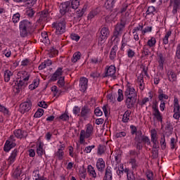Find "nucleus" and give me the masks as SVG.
<instances>
[{
    "label": "nucleus",
    "mask_w": 180,
    "mask_h": 180,
    "mask_svg": "<svg viewBox=\"0 0 180 180\" xmlns=\"http://www.w3.org/2000/svg\"><path fill=\"white\" fill-rule=\"evenodd\" d=\"M137 101V97H127L125 104L128 109L134 108V105Z\"/></svg>",
    "instance_id": "obj_11"
},
{
    "label": "nucleus",
    "mask_w": 180,
    "mask_h": 180,
    "mask_svg": "<svg viewBox=\"0 0 180 180\" xmlns=\"http://www.w3.org/2000/svg\"><path fill=\"white\" fill-rule=\"evenodd\" d=\"M172 34V31H168L165 36L163 38V44H168V39H169V37Z\"/></svg>",
    "instance_id": "obj_40"
},
{
    "label": "nucleus",
    "mask_w": 180,
    "mask_h": 180,
    "mask_svg": "<svg viewBox=\"0 0 180 180\" xmlns=\"http://www.w3.org/2000/svg\"><path fill=\"white\" fill-rule=\"evenodd\" d=\"M129 164H131L132 169H137L139 165L137 164V160H136L135 158H131L129 160Z\"/></svg>",
    "instance_id": "obj_35"
},
{
    "label": "nucleus",
    "mask_w": 180,
    "mask_h": 180,
    "mask_svg": "<svg viewBox=\"0 0 180 180\" xmlns=\"http://www.w3.org/2000/svg\"><path fill=\"white\" fill-rule=\"evenodd\" d=\"M14 135L17 139H23L25 137V131L21 129H17L14 131Z\"/></svg>",
    "instance_id": "obj_30"
},
{
    "label": "nucleus",
    "mask_w": 180,
    "mask_h": 180,
    "mask_svg": "<svg viewBox=\"0 0 180 180\" xmlns=\"http://www.w3.org/2000/svg\"><path fill=\"white\" fill-rule=\"evenodd\" d=\"M117 50V46L116 45H115L114 46H112V48L111 49L110 53V60H115V58H116V51Z\"/></svg>",
    "instance_id": "obj_26"
},
{
    "label": "nucleus",
    "mask_w": 180,
    "mask_h": 180,
    "mask_svg": "<svg viewBox=\"0 0 180 180\" xmlns=\"http://www.w3.org/2000/svg\"><path fill=\"white\" fill-rule=\"evenodd\" d=\"M19 20H20V14H19V13H17L13 16V23H18Z\"/></svg>",
    "instance_id": "obj_45"
},
{
    "label": "nucleus",
    "mask_w": 180,
    "mask_h": 180,
    "mask_svg": "<svg viewBox=\"0 0 180 180\" xmlns=\"http://www.w3.org/2000/svg\"><path fill=\"white\" fill-rule=\"evenodd\" d=\"M16 146V143L11 141H6V143L4 147V151L6 153H8V151H11V148H13V147Z\"/></svg>",
    "instance_id": "obj_18"
},
{
    "label": "nucleus",
    "mask_w": 180,
    "mask_h": 180,
    "mask_svg": "<svg viewBox=\"0 0 180 180\" xmlns=\"http://www.w3.org/2000/svg\"><path fill=\"white\" fill-rule=\"evenodd\" d=\"M118 13H119L117 12V8L112 10L111 11V13H110V15H108L105 17L106 22H112V21L115 20V19L116 16H117Z\"/></svg>",
    "instance_id": "obj_17"
},
{
    "label": "nucleus",
    "mask_w": 180,
    "mask_h": 180,
    "mask_svg": "<svg viewBox=\"0 0 180 180\" xmlns=\"http://www.w3.org/2000/svg\"><path fill=\"white\" fill-rule=\"evenodd\" d=\"M134 141L136 150H143V144H147V146L151 144L148 136L143 135L141 130H139L136 132Z\"/></svg>",
    "instance_id": "obj_1"
},
{
    "label": "nucleus",
    "mask_w": 180,
    "mask_h": 180,
    "mask_svg": "<svg viewBox=\"0 0 180 180\" xmlns=\"http://www.w3.org/2000/svg\"><path fill=\"white\" fill-rule=\"evenodd\" d=\"M70 9H71V2L70 1H66L64 3H62L60 4V13L64 16L65 13L68 12H70Z\"/></svg>",
    "instance_id": "obj_7"
},
{
    "label": "nucleus",
    "mask_w": 180,
    "mask_h": 180,
    "mask_svg": "<svg viewBox=\"0 0 180 180\" xmlns=\"http://www.w3.org/2000/svg\"><path fill=\"white\" fill-rule=\"evenodd\" d=\"M109 34H110V32L109 31V28L104 27L100 30V35L98 39V46H102L108 38L109 37Z\"/></svg>",
    "instance_id": "obj_4"
},
{
    "label": "nucleus",
    "mask_w": 180,
    "mask_h": 180,
    "mask_svg": "<svg viewBox=\"0 0 180 180\" xmlns=\"http://www.w3.org/2000/svg\"><path fill=\"white\" fill-rule=\"evenodd\" d=\"M58 85L59 88H63L65 85L64 77H60L58 81Z\"/></svg>",
    "instance_id": "obj_44"
},
{
    "label": "nucleus",
    "mask_w": 180,
    "mask_h": 180,
    "mask_svg": "<svg viewBox=\"0 0 180 180\" xmlns=\"http://www.w3.org/2000/svg\"><path fill=\"white\" fill-rule=\"evenodd\" d=\"M79 86L82 92H85L88 89V79L86 77H82L80 79Z\"/></svg>",
    "instance_id": "obj_16"
},
{
    "label": "nucleus",
    "mask_w": 180,
    "mask_h": 180,
    "mask_svg": "<svg viewBox=\"0 0 180 180\" xmlns=\"http://www.w3.org/2000/svg\"><path fill=\"white\" fill-rule=\"evenodd\" d=\"M176 57L178 58V60H180V44L177 46Z\"/></svg>",
    "instance_id": "obj_64"
},
{
    "label": "nucleus",
    "mask_w": 180,
    "mask_h": 180,
    "mask_svg": "<svg viewBox=\"0 0 180 180\" xmlns=\"http://www.w3.org/2000/svg\"><path fill=\"white\" fill-rule=\"evenodd\" d=\"M115 137L117 139H120L122 137H126V132H124V131L117 132L115 134Z\"/></svg>",
    "instance_id": "obj_55"
},
{
    "label": "nucleus",
    "mask_w": 180,
    "mask_h": 180,
    "mask_svg": "<svg viewBox=\"0 0 180 180\" xmlns=\"http://www.w3.org/2000/svg\"><path fill=\"white\" fill-rule=\"evenodd\" d=\"M170 5L173 6V15H176L180 9V0H170Z\"/></svg>",
    "instance_id": "obj_10"
},
{
    "label": "nucleus",
    "mask_w": 180,
    "mask_h": 180,
    "mask_svg": "<svg viewBox=\"0 0 180 180\" xmlns=\"http://www.w3.org/2000/svg\"><path fill=\"white\" fill-rule=\"evenodd\" d=\"M78 6H79V0H72L71 2L72 9H78Z\"/></svg>",
    "instance_id": "obj_38"
},
{
    "label": "nucleus",
    "mask_w": 180,
    "mask_h": 180,
    "mask_svg": "<svg viewBox=\"0 0 180 180\" xmlns=\"http://www.w3.org/2000/svg\"><path fill=\"white\" fill-rule=\"evenodd\" d=\"M64 149L63 148H59L58 151L56 153V157H58V160L61 161L64 158Z\"/></svg>",
    "instance_id": "obj_31"
},
{
    "label": "nucleus",
    "mask_w": 180,
    "mask_h": 180,
    "mask_svg": "<svg viewBox=\"0 0 180 180\" xmlns=\"http://www.w3.org/2000/svg\"><path fill=\"white\" fill-rule=\"evenodd\" d=\"M65 18L52 24V27L56 30L55 33L57 36H60V34L65 33Z\"/></svg>",
    "instance_id": "obj_3"
},
{
    "label": "nucleus",
    "mask_w": 180,
    "mask_h": 180,
    "mask_svg": "<svg viewBox=\"0 0 180 180\" xmlns=\"http://www.w3.org/2000/svg\"><path fill=\"white\" fill-rule=\"evenodd\" d=\"M158 57L159 58V67L160 69L164 70V63L165 62V58H164V56L162 53H158Z\"/></svg>",
    "instance_id": "obj_23"
},
{
    "label": "nucleus",
    "mask_w": 180,
    "mask_h": 180,
    "mask_svg": "<svg viewBox=\"0 0 180 180\" xmlns=\"http://www.w3.org/2000/svg\"><path fill=\"white\" fill-rule=\"evenodd\" d=\"M87 171L93 178H96V172H95V169H94V167H92V165L88 166Z\"/></svg>",
    "instance_id": "obj_32"
},
{
    "label": "nucleus",
    "mask_w": 180,
    "mask_h": 180,
    "mask_svg": "<svg viewBox=\"0 0 180 180\" xmlns=\"http://www.w3.org/2000/svg\"><path fill=\"white\" fill-rule=\"evenodd\" d=\"M116 4V0H106L104 4L105 9L108 11H112Z\"/></svg>",
    "instance_id": "obj_20"
},
{
    "label": "nucleus",
    "mask_w": 180,
    "mask_h": 180,
    "mask_svg": "<svg viewBox=\"0 0 180 180\" xmlns=\"http://www.w3.org/2000/svg\"><path fill=\"white\" fill-rule=\"evenodd\" d=\"M113 179V174L112 173V167L108 166L105 170V175L103 180H112Z\"/></svg>",
    "instance_id": "obj_14"
},
{
    "label": "nucleus",
    "mask_w": 180,
    "mask_h": 180,
    "mask_svg": "<svg viewBox=\"0 0 180 180\" xmlns=\"http://www.w3.org/2000/svg\"><path fill=\"white\" fill-rule=\"evenodd\" d=\"M174 112L180 113V107L179 104H174Z\"/></svg>",
    "instance_id": "obj_63"
},
{
    "label": "nucleus",
    "mask_w": 180,
    "mask_h": 180,
    "mask_svg": "<svg viewBox=\"0 0 180 180\" xmlns=\"http://www.w3.org/2000/svg\"><path fill=\"white\" fill-rule=\"evenodd\" d=\"M77 13V19H79L84 16V13H85V8H82V10H78L76 11Z\"/></svg>",
    "instance_id": "obj_43"
},
{
    "label": "nucleus",
    "mask_w": 180,
    "mask_h": 180,
    "mask_svg": "<svg viewBox=\"0 0 180 180\" xmlns=\"http://www.w3.org/2000/svg\"><path fill=\"white\" fill-rule=\"evenodd\" d=\"M153 30V27H147L144 30H142V34H146V33H148V32H151Z\"/></svg>",
    "instance_id": "obj_61"
},
{
    "label": "nucleus",
    "mask_w": 180,
    "mask_h": 180,
    "mask_svg": "<svg viewBox=\"0 0 180 180\" xmlns=\"http://www.w3.org/2000/svg\"><path fill=\"white\" fill-rule=\"evenodd\" d=\"M158 157V149H153L152 150V158L153 160H156Z\"/></svg>",
    "instance_id": "obj_53"
},
{
    "label": "nucleus",
    "mask_w": 180,
    "mask_h": 180,
    "mask_svg": "<svg viewBox=\"0 0 180 180\" xmlns=\"http://www.w3.org/2000/svg\"><path fill=\"white\" fill-rule=\"evenodd\" d=\"M131 115V111H129V110L125 111V112L124 113L123 117H122V122L124 123H127L130 119L129 117H130Z\"/></svg>",
    "instance_id": "obj_29"
},
{
    "label": "nucleus",
    "mask_w": 180,
    "mask_h": 180,
    "mask_svg": "<svg viewBox=\"0 0 180 180\" xmlns=\"http://www.w3.org/2000/svg\"><path fill=\"white\" fill-rule=\"evenodd\" d=\"M115 74H116V67L110 65L107 68L105 77H114Z\"/></svg>",
    "instance_id": "obj_19"
},
{
    "label": "nucleus",
    "mask_w": 180,
    "mask_h": 180,
    "mask_svg": "<svg viewBox=\"0 0 180 180\" xmlns=\"http://www.w3.org/2000/svg\"><path fill=\"white\" fill-rule=\"evenodd\" d=\"M19 30L21 37H27V35L34 31L33 24L27 20H23L20 22Z\"/></svg>",
    "instance_id": "obj_2"
},
{
    "label": "nucleus",
    "mask_w": 180,
    "mask_h": 180,
    "mask_svg": "<svg viewBox=\"0 0 180 180\" xmlns=\"http://www.w3.org/2000/svg\"><path fill=\"white\" fill-rule=\"evenodd\" d=\"M136 53L134 51H132L131 49H129L127 51V56L129 58H133V57L135 56Z\"/></svg>",
    "instance_id": "obj_57"
},
{
    "label": "nucleus",
    "mask_w": 180,
    "mask_h": 180,
    "mask_svg": "<svg viewBox=\"0 0 180 180\" xmlns=\"http://www.w3.org/2000/svg\"><path fill=\"white\" fill-rule=\"evenodd\" d=\"M94 114L96 115V116H102L103 115V112L99 109V108H96L94 110Z\"/></svg>",
    "instance_id": "obj_56"
},
{
    "label": "nucleus",
    "mask_w": 180,
    "mask_h": 180,
    "mask_svg": "<svg viewBox=\"0 0 180 180\" xmlns=\"http://www.w3.org/2000/svg\"><path fill=\"white\" fill-rule=\"evenodd\" d=\"M59 119H60V120L67 121L68 120V119H70V117L68 116V115L64 113L59 117Z\"/></svg>",
    "instance_id": "obj_59"
},
{
    "label": "nucleus",
    "mask_w": 180,
    "mask_h": 180,
    "mask_svg": "<svg viewBox=\"0 0 180 180\" xmlns=\"http://www.w3.org/2000/svg\"><path fill=\"white\" fill-rule=\"evenodd\" d=\"M42 43H44V44H50V39H49V35L47 34V32H42L41 33V39Z\"/></svg>",
    "instance_id": "obj_27"
},
{
    "label": "nucleus",
    "mask_w": 180,
    "mask_h": 180,
    "mask_svg": "<svg viewBox=\"0 0 180 180\" xmlns=\"http://www.w3.org/2000/svg\"><path fill=\"white\" fill-rule=\"evenodd\" d=\"M27 77H23L22 80L17 81V85L14 86V92L15 94H20L22 91H23V86H25V82L26 81H29V78L30 77V75L27 74V72H25Z\"/></svg>",
    "instance_id": "obj_5"
},
{
    "label": "nucleus",
    "mask_w": 180,
    "mask_h": 180,
    "mask_svg": "<svg viewBox=\"0 0 180 180\" xmlns=\"http://www.w3.org/2000/svg\"><path fill=\"white\" fill-rule=\"evenodd\" d=\"M70 37L72 40H75V41H78V40H79V37L77 34H72Z\"/></svg>",
    "instance_id": "obj_62"
},
{
    "label": "nucleus",
    "mask_w": 180,
    "mask_h": 180,
    "mask_svg": "<svg viewBox=\"0 0 180 180\" xmlns=\"http://www.w3.org/2000/svg\"><path fill=\"white\" fill-rule=\"evenodd\" d=\"M159 101H160V102H162V101H164V99H168V96L166 94H162V91L159 92Z\"/></svg>",
    "instance_id": "obj_47"
},
{
    "label": "nucleus",
    "mask_w": 180,
    "mask_h": 180,
    "mask_svg": "<svg viewBox=\"0 0 180 180\" xmlns=\"http://www.w3.org/2000/svg\"><path fill=\"white\" fill-rule=\"evenodd\" d=\"M104 153H105V146L102 145H99L98 148V154H99L100 155H102V154H103Z\"/></svg>",
    "instance_id": "obj_54"
},
{
    "label": "nucleus",
    "mask_w": 180,
    "mask_h": 180,
    "mask_svg": "<svg viewBox=\"0 0 180 180\" xmlns=\"http://www.w3.org/2000/svg\"><path fill=\"white\" fill-rule=\"evenodd\" d=\"M79 173L80 178H82V179H85V178H86V169H85V167H82V169H80Z\"/></svg>",
    "instance_id": "obj_36"
},
{
    "label": "nucleus",
    "mask_w": 180,
    "mask_h": 180,
    "mask_svg": "<svg viewBox=\"0 0 180 180\" xmlns=\"http://www.w3.org/2000/svg\"><path fill=\"white\" fill-rule=\"evenodd\" d=\"M154 12H155V7L154 6H149L146 11V15H154Z\"/></svg>",
    "instance_id": "obj_46"
},
{
    "label": "nucleus",
    "mask_w": 180,
    "mask_h": 180,
    "mask_svg": "<svg viewBox=\"0 0 180 180\" xmlns=\"http://www.w3.org/2000/svg\"><path fill=\"white\" fill-rule=\"evenodd\" d=\"M124 96H123V90L122 89H118V98H117V101L118 102H122L124 99Z\"/></svg>",
    "instance_id": "obj_49"
},
{
    "label": "nucleus",
    "mask_w": 180,
    "mask_h": 180,
    "mask_svg": "<svg viewBox=\"0 0 180 180\" xmlns=\"http://www.w3.org/2000/svg\"><path fill=\"white\" fill-rule=\"evenodd\" d=\"M38 106H39V108H43L44 109H47V108H49V105H47V103H46V101H44L39 102Z\"/></svg>",
    "instance_id": "obj_52"
},
{
    "label": "nucleus",
    "mask_w": 180,
    "mask_h": 180,
    "mask_svg": "<svg viewBox=\"0 0 180 180\" xmlns=\"http://www.w3.org/2000/svg\"><path fill=\"white\" fill-rule=\"evenodd\" d=\"M47 16H49V12L47 11H42L41 15H40V17H39V21L40 22H44L45 20H46V18Z\"/></svg>",
    "instance_id": "obj_34"
},
{
    "label": "nucleus",
    "mask_w": 180,
    "mask_h": 180,
    "mask_svg": "<svg viewBox=\"0 0 180 180\" xmlns=\"http://www.w3.org/2000/svg\"><path fill=\"white\" fill-rule=\"evenodd\" d=\"M160 146L162 150H165L167 147V143L165 142V136L162 135L160 139Z\"/></svg>",
    "instance_id": "obj_37"
},
{
    "label": "nucleus",
    "mask_w": 180,
    "mask_h": 180,
    "mask_svg": "<svg viewBox=\"0 0 180 180\" xmlns=\"http://www.w3.org/2000/svg\"><path fill=\"white\" fill-rule=\"evenodd\" d=\"M43 115H44V110L39 108L34 115V117H41Z\"/></svg>",
    "instance_id": "obj_39"
},
{
    "label": "nucleus",
    "mask_w": 180,
    "mask_h": 180,
    "mask_svg": "<svg viewBox=\"0 0 180 180\" xmlns=\"http://www.w3.org/2000/svg\"><path fill=\"white\" fill-rule=\"evenodd\" d=\"M81 58V52L78 51L73 54L72 63H77Z\"/></svg>",
    "instance_id": "obj_33"
},
{
    "label": "nucleus",
    "mask_w": 180,
    "mask_h": 180,
    "mask_svg": "<svg viewBox=\"0 0 180 180\" xmlns=\"http://www.w3.org/2000/svg\"><path fill=\"white\" fill-rule=\"evenodd\" d=\"M32 109V101H27L20 105V112L22 114L27 113Z\"/></svg>",
    "instance_id": "obj_6"
},
{
    "label": "nucleus",
    "mask_w": 180,
    "mask_h": 180,
    "mask_svg": "<svg viewBox=\"0 0 180 180\" xmlns=\"http://www.w3.org/2000/svg\"><path fill=\"white\" fill-rule=\"evenodd\" d=\"M25 15L29 16V18H33V15H34V11H33V8H28L25 12Z\"/></svg>",
    "instance_id": "obj_50"
},
{
    "label": "nucleus",
    "mask_w": 180,
    "mask_h": 180,
    "mask_svg": "<svg viewBox=\"0 0 180 180\" xmlns=\"http://www.w3.org/2000/svg\"><path fill=\"white\" fill-rule=\"evenodd\" d=\"M167 77L169 80L172 82L176 79V74L172 70H169L167 72Z\"/></svg>",
    "instance_id": "obj_28"
},
{
    "label": "nucleus",
    "mask_w": 180,
    "mask_h": 180,
    "mask_svg": "<svg viewBox=\"0 0 180 180\" xmlns=\"http://www.w3.org/2000/svg\"><path fill=\"white\" fill-rule=\"evenodd\" d=\"M155 43H157V41H155V38L152 37L148 41V46H149V47H153V46H155Z\"/></svg>",
    "instance_id": "obj_51"
},
{
    "label": "nucleus",
    "mask_w": 180,
    "mask_h": 180,
    "mask_svg": "<svg viewBox=\"0 0 180 180\" xmlns=\"http://www.w3.org/2000/svg\"><path fill=\"white\" fill-rule=\"evenodd\" d=\"M92 113V111L88 106H84L81 110L80 115L79 114L78 116H80V117H83V119L86 120L89 117V115Z\"/></svg>",
    "instance_id": "obj_9"
},
{
    "label": "nucleus",
    "mask_w": 180,
    "mask_h": 180,
    "mask_svg": "<svg viewBox=\"0 0 180 180\" xmlns=\"http://www.w3.org/2000/svg\"><path fill=\"white\" fill-rule=\"evenodd\" d=\"M96 168L99 172H103L105 168H106V165L105 164V160L103 158H98L96 162Z\"/></svg>",
    "instance_id": "obj_13"
},
{
    "label": "nucleus",
    "mask_w": 180,
    "mask_h": 180,
    "mask_svg": "<svg viewBox=\"0 0 180 180\" xmlns=\"http://www.w3.org/2000/svg\"><path fill=\"white\" fill-rule=\"evenodd\" d=\"M13 75V73L12 72H11V70H6L4 72V81L6 82H9V81L11 80V77H12Z\"/></svg>",
    "instance_id": "obj_25"
},
{
    "label": "nucleus",
    "mask_w": 180,
    "mask_h": 180,
    "mask_svg": "<svg viewBox=\"0 0 180 180\" xmlns=\"http://www.w3.org/2000/svg\"><path fill=\"white\" fill-rule=\"evenodd\" d=\"M22 174V170L16 169L14 172L13 173V178L18 179L19 176H20Z\"/></svg>",
    "instance_id": "obj_48"
},
{
    "label": "nucleus",
    "mask_w": 180,
    "mask_h": 180,
    "mask_svg": "<svg viewBox=\"0 0 180 180\" xmlns=\"http://www.w3.org/2000/svg\"><path fill=\"white\" fill-rule=\"evenodd\" d=\"M100 76H101V74H99L98 72H94L90 74V77L94 79H95V78H99Z\"/></svg>",
    "instance_id": "obj_60"
},
{
    "label": "nucleus",
    "mask_w": 180,
    "mask_h": 180,
    "mask_svg": "<svg viewBox=\"0 0 180 180\" xmlns=\"http://www.w3.org/2000/svg\"><path fill=\"white\" fill-rule=\"evenodd\" d=\"M154 116H155L158 122H162V116H161V112H160L159 110H156V112H154Z\"/></svg>",
    "instance_id": "obj_42"
},
{
    "label": "nucleus",
    "mask_w": 180,
    "mask_h": 180,
    "mask_svg": "<svg viewBox=\"0 0 180 180\" xmlns=\"http://www.w3.org/2000/svg\"><path fill=\"white\" fill-rule=\"evenodd\" d=\"M92 148H95V145L89 146L85 148L84 151L86 154H89L92 151Z\"/></svg>",
    "instance_id": "obj_58"
},
{
    "label": "nucleus",
    "mask_w": 180,
    "mask_h": 180,
    "mask_svg": "<svg viewBox=\"0 0 180 180\" xmlns=\"http://www.w3.org/2000/svg\"><path fill=\"white\" fill-rule=\"evenodd\" d=\"M154 116H155L158 122H162V116H161V112H160L159 110H156V112H154Z\"/></svg>",
    "instance_id": "obj_41"
},
{
    "label": "nucleus",
    "mask_w": 180,
    "mask_h": 180,
    "mask_svg": "<svg viewBox=\"0 0 180 180\" xmlns=\"http://www.w3.org/2000/svg\"><path fill=\"white\" fill-rule=\"evenodd\" d=\"M172 130H174V128L172 127V124H171V122L167 121L166 122V126L165 128V131L166 134H172Z\"/></svg>",
    "instance_id": "obj_22"
},
{
    "label": "nucleus",
    "mask_w": 180,
    "mask_h": 180,
    "mask_svg": "<svg viewBox=\"0 0 180 180\" xmlns=\"http://www.w3.org/2000/svg\"><path fill=\"white\" fill-rule=\"evenodd\" d=\"M63 75V68H58L56 72L52 75L51 79H49V82H54L57 81L58 77H61Z\"/></svg>",
    "instance_id": "obj_12"
},
{
    "label": "nucleus",
    "mask_w": 180,
    "mask_h": 180,
    "mask_svg": "<svg viewBox=\"0 0 180 180\" xmlns=\"http://www.w3.org/2000/svg\"><path fill=\"white\" fill-rule=\"evenodd\" d=\"M93 130H94V127H92V124H88L86 125V134H85L86 139H89V137H91V134H92Z\"/></svg>",
    "instance_id": "obj_24"
},
{
    "label": "nucleus",
    "mask_w": 180,
    "mask_h": 180,
    "mask_svg": "<svg viewBox=\"0 0 180 180\" xmlns=\"http://www.w3.org/2000/svg\"><path fill=\"white\" fill-rule=\"evenodd\" d=\"M124 96L127 97L137 98L136 89H134L133 87L127 86L126 91H124Z\"/></svg>",
    "instance_id": "obj_15"
},
{
    "label": "nucleus",
    "mask_w": 180,
    "mask_h": 180,
    "mask_svg": "<svg viewBox=\"0 0 180 180\" xmlns=\"http://www.w3.org/2000/svg\"><path fill=\"white\" fill-rule=\"evenodd\" d=\"M123 29H124V24L123 23L117 24L115 25V28L113 34V36L115 37L114 40L115 39H117L119 36L122 35V33H123Z\"/></svg>",
    "instance_id": "obj_8"
},
{
    "label": "nucleus",
    "mask_w": 180,
    "mask_h": 180,
    "mask_svg": "<svg viewBox=\"0 0 180 180\" xmlns=\"http://www.w3.org/2000/svg\"><path fill=\"white\" fill-rule=\"evenodd\" d=\"M18 153H19V150L18 149H14V150L12 152L11 156L8 158V162L10 165L15 162L16 157H18Z\"/></svg>",
    "instance_id": "obj_21"
}]
</instances>
